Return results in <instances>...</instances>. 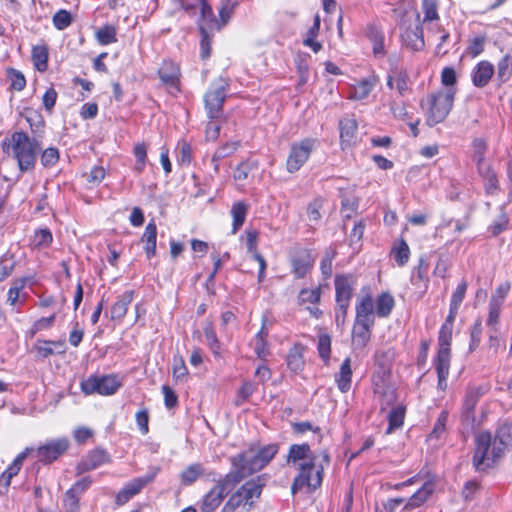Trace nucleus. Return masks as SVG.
I'll return each instance as SVG.
<instances>
[{"label":"nucleus","instance_id":"nucleus-27","mask_svg":"<svg viewBox=\"0 0 512 512\" xmlns=\"http://www.w3.org/2000/svg\"><path fill=\"white\" fill-rule=\"evenodd\" d=\"M198 10L200 12V19L198 21L199 28L201 27V24H203L205 25L208 32L221 29L220 22L215 18L212 7L207 3L206 0Z\"/></svg>","mask_w":512,"mask_h":512},{"label":"nucleus","instance_id":"nucleus-53","mask_svg":"<svg viewBox=\"0 0 512 512\" xmlns=\"http://www.w3.org/2000/svg\"><path fill=\"white\" fill-rule=\"evenodd\" d=\"M96 38L101 45L116 42V29L113 26H104L96 32Z\"/></svg>","mask_w":512,"mask_h":512},{"label":"nucleus","instance_id":"nucleus-41","mask_svg":"<svg viewBox=\"0 0 512 512\" xmlns=\"http://www.w3.org/2000/svg\"><path fill=\"white\" fill-rule=\"evenodd\" d=\"M405 417V407L398 405L393 407L388 415L389 426L387 428L386 434L392 433L395 429L401 427L404 422Z\"/></svg>","mask_w":512,"mask_h":512},{"label":"nucleus","instance_id":"nucleus-28","mask_svg":"<svg viewBox=\"0 0 512 512\" xmlns=\"http://www.w3.org/2000/svg\"><path fill=\"white\" fill-rule=\"evenodd\" d=\"M267 336H268V331L265 327V320H264L260 331L256 334V336L254 337V339L251 342V346L253 347L255 354L261 360H265L270 354L269 348H268V343L266 340Z\"/></svg>","mask_w":512,"mask_h":512},{"label":"nucleus","instance_id":"nucleus-16","mask_svg":"<svg viewBox=\"0 0 512 512\" xmlns=\"http://www.w3.org/2000/svg\"><path fill=\"white\" fill-rule=\"evenodd\" d=\"M401 38L403 43L414 51L421 50L425 45L423 31L418 22L413 27H402Z\"/></svg>","mask_w":512,"mask_h":512},{"label":"nucleus","instance_id":"nucleus-42","mask_svg":"<svg viewBox=\"0 0 512 512\" xmlns=\"http://www.w3.org/2000/svg\"><path fill=\"white\" fill-rule=\"evenodd\" d=\"M448 417H449L448 411H446V410L441 411V413L439 414V416L434 424L432 432L429 434L428 439L430 441L433 439L439 440L446 434V424L448 421Z\"/></svg>","mask_w":512,"mask_h":512},{"label":"nucleus","instance_id":"nucleus-54","mask_svg":"<svg viewBox=\"0 0 512 512\" xmlns=\"http://www.w3.org/2000/svg\"><path fill=\"white\" fill-rule=\"evenodd\" d=\"M52 242V234L49 229H40L35 231L32 244L35 247H47Z\"/></svg>","mask_w":512,"mask_h":512},{"label":"nucleus","instance_id":"nucleus-57","mask_svg":"<svg viewBox=\"0 0 512 512\" xmlns=\"http://www.w3.org/2000/svg\"><path fill=\"white\" fill-rule=\"evenodd\" d=\"M484 44H485V37L477 36L470 41V43L466 49V53L473 58L477 57L478 55H480L483 52Z\"/></svg>","mask_w":512,"mask_h":512},{"label":"nucleus","instance_id":"nucleus-58","mask_svg":"<svg viewBox=\"0 0 512 512\" xmlns=\"http://www.w3.org/2000/svg\"><path fill=\"white\" fill-rule=\"evenodd\" d=\"M56 319V315L53 314L49 317H42L34 322L31 327V335H35L37 332L49 329L53 326Z\"/></svg>","mask_w":512,"mask_h":512},{"label":"nucleus","instance_id":"nucleus-25","mask_svg":"<svg viewBox=\"0 0 512 512\" xmlns=\"http://www.w3.org/2000/svg\"><path fill=\"white\" fill-rule=\"evenodd\" d=\"M483 394L484 390L481 386H473L467 389L463 402V416L466 419L473 418V410Z\"/></svg>","mask_w":512,"mask_h":512},{"label":"nucleus","instance_id":"nucleus-17","mask_svg":"<svg viewBox=\"0 0 512 512\" xmlns=\"http://www.w3.org/2000/svg\"><path fill=\"white\" fill-rule=\"evenodd\" d=\"M246 246L248 253L259 263L258 281L262 282L265 277L266 261L257 250L258 232L256 230L246 231Z\"/></svg>","mask_w":512,"mask_h":512},{"label":"nucleus","instance_id":"nucleus-51","mask_svg":"<svg viewBox=\"0 0 512 512\" xmlns=\"http://www.w3.org/2000/svg\"><path fill=\"white\" fill-rule=\"evenodd\" d=\"M318 353L319 356L328 362L331 353V337L327 333H322L318 336Z\"/></svg>","mask_w":512,"mask_h":512},{"label":"nucleus","instance_id":"nucleus-29","mask_svg":"<svg viewBox=\"0 0 512 512\" xmlns=\"http://www.w3.org/2000/svg\"><path fill=\"white\" fill-rule=\"evenodd\" d=\"M374 392L375 394L379 395L381 399V405L384 406H390L392 405L396 400V395L394 389L391 387H387L385 385V381L381 377H375L374 378ZM384 409V407H382Z\"/></svg>","mask_w":512,"mask_h":512},{"label":"nucleus","instance_id":"nucleus-9","mask_svg":"<svg viewBox=\"0 0 512 512\" xmlns=\"http://www.w3.org/2000/svg\"><path fill=\"white\" fill-rule=\"evenodd\" d=\"M228 83L225 79L219 78L212 83L209 90L205 94V107L208 117L217 119L222 115V106L226 99Z\"/></svg>","mask_w":512,"mask_h":512},{"label":"nucleus","instance_id":"nucleus-23","mask_svg":"<svg viewBox=\"0 0 512 512\" xmlns=\"http://www.w3.org/2000/svg\"><path fill=\"white\" fill-rule=\"evenodd\" d=\"M157 226L154 221L149 222L141 237V243L148 259L156 255Z\"/></svg>","mask_w":512,"mask_h":512},{"label":"nucleus","instance_id":"nucleus-11","mask_svg":"<svg viewBox=\"0 0 512 512\" xmlns=\"http://www.w3.org/2000/svg\"><path fill=\"white\" fill-rule=\"evenodd\" d=\"M262 487L263 483H261L260 478L252 479L243 484L242 487L231 496H238L240 507L249 511L253 506L254 501L260 497Z\"/></svg>","mask_w":512,"mask_h":512},{"label":"nucleus","instance_id":"nucleus-60","mask_svg":"<svg viewBox=\"0 0 512 512\" xmlns=\"http://www.w3.org/2000/svg\"><path fill=\"white\" fill-rule=\"evenodd\" d=\"M323 200L314 199L307 208V215L310 221L318 222L321 219L320 209L322 208Z\"/></svg>","mask_w":512,"mask_h":512},{"label":"nucleus","instance_id":"nucleus-47","mask_svg":"<svg viewBox=\"0 0 512 512\" xmlns=\"http://www.w3.org/2000/svg\"><path fill=\"white\" fill-rule=\"evenodd\" d=\"M422 10L424 13L423 23H432L439 19L437 0H422Z\"/></svg>","mask_w":512,"mask_h":512},{"label":"nucleus","instance_id":"nucleus-26","mask_svg":"<svg viewBox=\"0 0 512 512\" xmlns=\"http://www.w3.org/2000/svg\"><path fill=\"white\" fill-rule=\"evenodd\" d=\"M334 378L338 389L342 393H346L350 390L352 383V369L350 358H346L343 361V363L340 366L339 372L335 374Z\"/></svg>","mask_w":512,"mask_h":512},{"label":"nucleus","instance_id":"nucleus-3","mask_svg":"<svg viewBox=\"0 0 512 512\" xmlns=\"http://www.w3.org/2000/svg\"><path fill=\"white\" fill-rule=\"evenodd\" d=\"M459 308L450 306L449 315L441 326L438 337V352L434 365L438 375V388L445 390L450 370V346L452 340L453 324Z\"/></svg>","mask_w":512,"mask_h":512},{"label":"nucleus","instance_id":"nucleus-15","mask_svg":"<svg viewBox=\"0 0 512 512\" xmlns=\"http://www.w3.org/2000/svg\"><path fill=\"white\" fill-rule=\"evenodd\" d=\"M495 73V68L489 61H480L471 72V80L475 87L483 88L488 85L492 76Z\"/></svg>","mask_w":512,"mask_h":512},{"label":"nucleus","instance_id":"nucleus-5","mask_svg":"<svg viewBox=\"0 0 512 512\" xmlns=\"http://www.w3.org/2000/svg\"><path fill=\"white\" fill-rule=\"evenodd\" d=\"M455 93L456 88H444L430 93L422 100L427 125L434 126L446 119L453 107Z\"/></svg>","mask_w":512,"mask_h":512},{"label":"nucleus","instance_id":"nucleus-40","mask_svg":"<svg viewBox=\"0 0 512 512\" xmlns=\"http://www.w3.org/2000/svg\"><path fill=\"white\" fill-rule=\"evenodd\" d=\"M32 61L35 66V68L40 71L44 72L47 69V62H48V49L44 45H38L34 46L32 49Z\"/></svg>","mask_w":512,"mask_h":512},{"label":"nucleus","instance_id":"nucleus-59","mask_svg":"<svg viewBox=\"0 0 512 512\" xmlns=\"http://www.w3.org/2000/svg\"><path fill=\"white\" fill-rule=\"evenodd\" d=\"M390 109H391L393 116L398 120L405 122V121L410 120L412 117L409 114V112L407 111L405 105L402 103H397L394 101L390 104Z\"/></svg>","mask_w":512,"mask_h":512},{"label":"nucleus","instance_id":"nucleus-32","mask_svg":"<svg viewBox=\"0 0 512 512\" xmlns=\"http://www.w3.org/2000/svg\"><path fill=\"white\" fill-rule=\"evenodd\" d=\"M133 300V291H126L111 307V319L121 320L127 313L128 306Z\"/></svg>","mask_w":512,"mask_h":512},{"label":"nucleus","instance_id":"nucleus-30","mask_svg":"<svg viewBox=\"0 0 512 512\" xmlns=\"http://www.w3.org/2000/svg\"><path fill=\"white\" fill-rule=\"evenodd\" d=\"M375 85V78H365L351 87L349 98L353 100H363L368 97Z\"/></svg>","mask_w":512,"mask_h":512},{"label":"nucleus","instance_id":"nucleus-4","mask_svg":"<svg viewBox=\"0 0 512 512\" xmlns=\"http://www.w3.org/2000/svg\"><path fill=\"white\" fill-rule=\"evenodd\" d=\"M277 445L250 447L242 453L231 457L232 470L241 475V481L248 475L264 468L277 454Z\"/></svg>","mask_w":512,"mask_h":512},{"label":"nucleus","instance_id":"nucleus-38","mask_svg":"<svg viewBox=\"0 0 512 512\" xmlns=\"http://www.w3.org/2000/svg\"><path fill=\"white\" fill-rule=\"evenodd\" d=\"M387 85L391 89H396L401 96H404L409 90L407 74L404 72H397L394 75H389Z\"/></svg>","mask_w":512,"mask_h":512},{"label":"nucleus","instance_id":"nucleus-2","mask_svg":"<svg viewBox=\"0 0 512 512\" xmlns=\"http://www.w3.org/2000/svg\"><path fill=\"white\" fill-rule=\"evenodd\" d=\"M512 446L511 426L498 428L494 439L489 432H481L475 439L473 466L477 471H485L492 467Z\"/></svg>","mask_w":512,"mask_h":512},{"label":"nucleus","instance_id":"nucleus-14","mask_svg":"<svg viewBox=\"0 0 512 512\" xmlns=\"http://www.w3.org/2000/svg\"><path fill=\"white\" fill-rule=\"evenodd\" d=\"M355 280L351 275L335 277L336 304L349 305L354 290Z\"/></svg>","mask_w":512,"mask_h":512},{"label":"nucleus","instance_id":"nucleus-56","mask_svg":"<svg viewBox=\"0 0 512 512\" xmlns=\"http://www.w3.org/2000/svg\"><path fill=\"white\" fill-rule=\"evenodd\" d=\"M71 14L66 10H59L53 16V24L58 30H64L71 24Z\"/></svg>","mask_w":512,"mask_h":512},{"label":"nucleus","instance_id":"nucleus-12","mask_svg":"<svg viewBox=\"0 0 512 512\" xmlns=\"http://www.w3.org/2000/svg\"><path fill=\"white\" fill-rule=\"evenodd\" d=\"M69 447V441L66 438L47 441L36 450V457L43 463H51L62 455Z\"/></svg>","mask_w":512,"mask_h":512},{"label":"nucleus","instance_id":"nucleus-22","mask_svg":"<svg viewBox=\"0 0 512 512\" xmlns=\"http://www.w3.org/2000/svg\"><path fill=\"white\" fill-rule=\"evenodd\" d=\"M374 301L371 296L362 297L356 304L357 322L374 324Z\"/></svg>","mask_w":512,"mask_h":512},{"label":"nucleus","instance_id":"nucleus-46","mask_svg":"<svg viewBox=\"0 0 512 512\" xmlns=\"http://www.w3.org/2000/svg\"><path fill=\"white\" fill-rule=\"evenodd\" d=\"M312 265L308 256L298 257L292 260L293 273L297 278H303L312 268Z\"/></svg>","mask_w":512,"mask_h":512},{"label":"nucleus","instance_id":"nucleus-44","mask_svg":"<svg viewBox=\"0 0 512 512\" xmlns=\"http://www.w3.org/2000/svg\"><path fill=\"white\" fill-rule=\"evenodd\" d=\"M497 79L504 83L509 80L512 75V57L506 55L497 64Z\"/></svg>","mask_w":512,"mask_h":512},{"label":"nucleus","instance_id":"nucleus-39","mask_svg":"<svg viewBox=\"0 0 512 512\" xmlns=\"http://www.w3.org/2000/svg\"><path fill=\"white\" fill-rule=\"evenodd\" d=\"M374 305L376 306V314L379 317H387L391 313L395 301L391 294L382 293L378 296L376 304Z\"/></svg>","mask_w":512,"mask_h":512},{"label":"nucleus","instance_id":"nucleus-61","mask_svg":"<svg viewBox=\"0 0 512 512\" xmlns=\"http://www.w3.org/2000/svg\"><path fill=\"white\" fill-rule=\"evenodd\" d=\"M58 159L59 152L53 147L45 149L41 155V163L46 167L55 165Z\"/></svg>","mask_w":512,"mask_h":512},{"label":"nucleus","instance_id":"nucleus-43","mask_svg":"<svg viewBox=\"0 0 512 512\" xmlns=\"http://www.w3.org/2000/svg\"><path fill=\"white\" fill-rule=\"evenodd\" d=\"M501 305H498L497 303L489 302V313L487 317L486 324L489 327L490 331L494 333L499 332L500 328V312H501Z\"/></svg>","mask_w":512,"mask_h":512},{"label":"nucleus","instance_id":"nucleus-50","mask_svg":"<svg viewBox=\"0 0 512 512\" xmlns=\"http://www.w3.org/2000/svg\"><path fill=\"white\" fill-rule=\"evenodd\" d=\"M238 148L237 142H230L226 143L225 145L218 148L212 157V161L214 163V168L217 171L218 170V164L217 162L223 158L228 157L229 155L233 154Z\"/></svg>","mask_w":512,"mask_h":512},{"label":"nucleus","instance_id":"nucleus-52","mask_svg":"<svg viewBox=\"0 0 512 512\" xmlns=\"http://www.w3.org/2000/svg\"><path fill=\"white\" fill-rule=\"evenodd\" d=\"M238 5L237 1L232 0H223L221 3V7L219 9V17L220 20H218L221 24V28L227 24L229 21L231 15L234 12V9Z\"/></svg>","mask_w":512,"mask_h":512},{"label":"nucleus","instance_id":"nucleus-24","mask_svg":"<svg viewBox=\"0 0 512 512\" xmlns=\"http://www.w3.org/2000/svg\"><path fill=\"white\" fill-rule=\"evenodd\" d=\"M28 278H19L12 282L7 294V302L14 306L18 303L24 304L28 298V294L23 292Z\"/></svg>","mask_w":512,"mask_h":512},{"label":"nucleus","instance_id":"nucleus-48","mask_svg":"<svg viewBox=\"0 0 512 512\" xmlns=\"http://www.w3.org/2000/svg\"><path fill=\"white\" fill-rule=\"evenodd\" d=\"M368 38L373 45V53L375 56L384 55V37L380 31L371 28L368 31Z\"/></svg>","mask_w":512,"mask_h":512},{"label":"nucleus","instance_id":"nucleus-7","mask_svg":"<svg viewBox=\"0 0 512 512\" xmlns=\"http://www.w3.org/2000/svg\"><path fill=\"white\" fill-rule=\"evenodd\" d=\"M239 482H241V475L237 472H229L217 481L214 487L204 495L200 505L201 512L215 511Z\"/></svg>","mask_w":512,"mask_h":512},{"label":"nucleus","instance_id":"nucleus-33","mask_svg":"<svg viewBox=\"0 0 512 512\" xmlns=\"http://www.w3.org/2000/svg\"><path fill=\"white\" fill-rule=\"evenodd\" d=\"M179 75L180 71L178 65L171 61H165L159 69L161 80L169 86H176Z\"/></svg>","mask_w":512,"mask_h":512},{"label":"nucleus","instance_id":"nucleus-55","mask_svg":"<svg viewBox=\"0 0 512 512\" xmlns=\"http://www.w3.org/2000/svg\"><path fill=\"white\" fill-rule=\"evenodd\" d=\"M321 298V289L320 287L317 288H306L302 289L299 294V301L301 303H318Z\"/></svg>","mask_w":512,"mask_h":512},{"label":"nucleus","instance_id":"nucleus-45","mask_svg":"<svg viewBox=\"0 0 512 512\" xmlns=\"http://www.w3.org/2000/svg\"><path fill=\"white\" fill-rule=\"evenodd\" d=\"M392 255L399 266H404L410 257V249L408 244L401 240L396 246L392 249Z\"/></svg>","mask_w":512,"mask_h":512},{"label":"nucleus","instance_id":"nucleus-19","mask_svg":"<svg viewBox=\"0 0 512 512\" xmlns=\"http://www.w3.org/2000/svg\"><path fill=\"white\" fill-rule=\"evenodd\" d=\"M374 324L355 321L352 330V347L354 350H362L370 341V330Z\"/></svg>","mask_w":512,"mask_h":512},{"label":"nucleus","instance_id":"nucleus-36","mask_svg":"<svg viewBox=\"0 0 512 512\" xmlns=\"http://www.w3.org/2000/svg\"><path fill=\"white\" fill-rule=\"evenodd\" d=\"M472 148H473V161L476 163L477 169L483 166L490 165L485 160V154L487 151V142L483 138H475L472 142Z\"/></svg>","mask_w":512,"mask_h":512},{"label":"nucleus","instance_id":"nucleus-1","mask_svg":"<svg viewBox=\"0 0 512 512\" xmlns=\"http://www.w3.org/2000/svg\"><path fill=\"white\" fill-rule=\"evenodd\" d=\"M287 461L298 471L291 487L295 494L304 487L315 490L321 485L324 467L329 464L330 458L326 450L316 454L308 444H295L289 449Z\"/></svg>","mask_w":512,"mask_h":512},{"label":"nucleus","instance_id":"nucleus-10","mask_svg":"<svg viewBox=\"0 0 512 512\" xmlns=\"http://www.w3.org/2000/svg\"><path fill=\"white\" fill-rule=\"evenodd\" d=\"M120 385L118 379L112 375L102 377L90 376L81 382V390L86 395L94 393L112 395L119 389Z\"/></svg>","mask_w":512,"mask_h":512},{"label":"nucleus","instance_id":"nucleus-21","mask_svg":"<svg viewBox=\"0 0 512 512\" xmlns=\"http://www.w3.org/2000/svg\"><path fill=\"white\" fill-rule=\"evenodd\" d=\"M340 139L342 148L345 149L355 143L357 122L354 118L347 117L340 121Z\"/></svg>","mask_w":512,"mask_h":512},{"label":"nucleus","instance_id":"nucleus-20","mask_svg":"<svg viewBox=\"0 0 512 512\" xmlns=\"http://www.w3.org/2000/svg\"><path fill=\"white\" fill-rule=\"evenodd\" d=\"M435 488V482L432 479L427 480L421 488L415 492L406 502L405 509L411 511L420 507L431 496Z\"/></svg>","mask_w":512,"mask_h":512},{"label":"nucleus","instance_id":"nucleus-64","mask_svg":"<svg viewBox=\"0 0 512 512\" xmlns=\"http://www.w3.org/2000/svg\"><path fill=\"white\" fill-rule=\"evenodd\" d=\"M177 150L180 163L189 164L192 158V149L190 144L185 141H181L178 143Z\"/></svg>","mask_w":512,"mask_h":512},{"label":"nucleus","instance_id":"nucleus-34","mask_svg":"<svg viewBox=\"0 0 512 512\" xmlns=\"http://www.w3.org/2000/svg\"><path fill=\"white\" fill-rule=\"evenodd\" d=\"M248 204L243 201L234 203L231 207V216L233 218L232 233L236 234L245 222L246 215L248 212Z\"/></svg>","mask_w":512,"mask_h":512},{"label":"nucleus","instance_id":"nucleus-63","mask_svg":"<svg viewBox=\"0 0 512 512\" xmlns=\"http://www.w3.org/2000/svg\"><path fill=\"white\" fill-rule=\"evenodd\" d=\"M457 82V75L452 67H445L441 72V83L446 88H455L454 85Z\"/></svg>","mask_w":512,"mask_h":512},{"label":"nucleus","instance_id":"nucleus-6","mask_svg":"<svg viewBox=\"0 0 512 512\" xmlns=\"http://www.w3.org/2000/svg\"><path fill=\"white\" fill-rule=\"evenodd\" d=\"M4 145H6V152L17 160L22 172L34 167L37 153L40 150L36 140L31 139L24 132H15Z\"/></svg>","mask_w":512,"mask_h":512},{"label":"nucleus","instance_id":"nucleus-18","mask_svg":"<svg viewBox=\"0 0 512 512\" xmlns=\"http://www.w3.org/2000/svg\"><path fill=\"white\" fill-rule=\"evenodd\" d=\"M109 461V457L104 450L95 449L91 451L84 460H82L77 465L78 474L94 470L101 465L107 463Z\"/></svg>","mask_w":512,"mask_h":512},{"label":"nucleus","instance_id":"nucleus-35","mask_svg":"<svg viewBox=\"0 0 512 512\" xmlns=\"http://www.w3.org/2000/svg\"><path fill=\"white\" fill-rule=\"evenodd\" d=\"M303 351L304 348L301 345H294V347L289 351L287 365L294 373L301 372L305 366Z\"/></svg>","mask_w":512,"mask_h":512},{"label":"nucleus","instance_id":"nucleus-49","mask_svg":"<svg viewBox=\"0 0 512 512\" xmlns=\"http://www.w3.org/2000/svg\"><path fill=\"white\" fill-rule=\"evenodd\" d=\"M135 156L134 169L138 173H141L146 165L147 160V147L144 143H138L135 145L133 150Z\"/></svg>","mask_w":512,"mask_h":512},{"label":"nucleus","instance_id":"nucleus-31","mask_svg":"<svg viewBox=\"0 0 512 512\" xmlns=\"http://www.w3.org/2000/svg\"><path fill=\"white\" fill-rule=\"evenodd\" d=\"M477 171L483 179L486 193L491 195L497 193L499 191V182L491 165L480 167Z\"/></svg>","mask_w":512,"mask_h":512},{"label":"nucleus","instance_id":"nucleus-8","mask_svg":"<svg viewBox=\"0 0 512 512\" xmlns=\"http://www.w3.org/2000/svg\"><path fill=\"white\" fill-rule=\"evenodd\" d=\"M317 145L318 140L316 138H305L292 143L286 160L287 171L294 173L300 170V168L309 160Z\"/></svg>","mask_w":512,"mask_h":512},{"label":"nucleus","instance_id":"nucleus-62","mask_svg":"<svg viewBox=\"0 0 512 512\" xmlns=\"http://www.w3.org/2000/svg\"><path fill=\"white\" fill-rule=\"evenodd\" d=\"M8 75H9V79L11 81V87L13 89H15L17 91H21L24 89V87L26 85V79L21 72L11 69L8 72Z\"/></svg>","mask_w":512,"mask_h":512},{"label":"nucleus","instance_id":"nucleus-13","mask_svg":"<svg viewBox=\"0 0 512 512\" xmlns=\"http://www.w3.org/2000/svg\"><path fill=\"white\" fill-rule=\"evenodd\" d=\"M154 477L155 473H152L144 477H139L131 480L116 495V504L124 505L125 503H127L134 495L138 494L148 483L152 482Z\"/></svg>","mask_w":512,"mask_h":512},{"label":"nucleus","instance_id":"nucleus-37","mask_svg":"<svg viewBox=\"0 0 512 512\" xmlns=\"http://www.w3.org/2000/svg\"><path fill=\"white\" fill-rule=\"evenodd\" d=\"M203 473L204 468L201 464H190L180 473L181 483L185 486L192 485Z\"/></svg>","mask_w":512,"mask_h":512}]
</instances>
